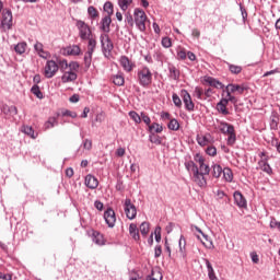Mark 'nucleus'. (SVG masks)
Returning <instances> with one entry per match:
<instances>
[{
  "instance_id": "16",
  "label": "nucleus",
  "mask_w": 280,
  "mask_h": 280,
  "mask_svg": "<svg viewBox=\"0 0 280 280\" xmlns=\"http://www.w3.org/2000/svg\"><path fill=\"white\" fill-rule=\"evenodd\" d=\"M234 202L236 206L240 207V209H246V198H244V195L240 192V190L234 191Z\"/></svg>"
},
{
  "instance_id": "2",
  "label": "nucleus",
  "mask_w": 280,
  "mask_h": 280,
  "mask_svg": "<svg viewBox=\"0 0 280 280\" xmlns=\"http://www.w3.org/2000/svg\"><path fill=\"white\" fill-rule=\"evenodd\" d=\"M133 21L139 32H145V23L148 22V15L145 14V11H143V9L136 8L133 10Z\"/></svg>"
},
{
  "instance_id": "34",
  "label": "nucleus",
  "mask_w": 280,
  "mask_h": 280,
  "mask_svg": "<svg viewBox=\"0 0 280 280\" xmlns=\"http://www.w3.org/2000/svg\"><path fill=\"white\" fill-rule=\"evenodd\" d=\"M92 241L94 244H97V246H104V236L100 234V232H94Z\"/></svg>"
},
{
  "instance_id": "26",
  "label": "nucleus",
  "mask_w": 280,
  "mask_h": 280,
  "mask_svg": "<svg viewBox=\"0 0 280 280\" xmlns=\"http://www.w3.org/2000/svg\"><path fill=\"white\" fill-rule=\"evenodd\" d=\"M226 86L229 90H231V93L238 92V95H242L244 91H246V86L240 84L230 83Z\"/></svg>"
},
{
  "instance_id": "24",
  "label": "nucleus",
  "mask_w": 280,
  "mask_h": 280,
  "mask_svg": "<svg viewBox=\"0 0 280 280\" xmlns=\"http://www.w3.org/2000/svg\"><path fill=\"white\" fill-rule=\"evenodd\" d=\"M129 235L135 240V242H139L141 240V236L139 235V228H137V224L131 223L129 225Z\"/></svg>"
},
{
  "instance_id": "52",
  "label": "nucleus",
  "mask_w": 280,
  "mask_h": 280,
  "mask_svg": "<svg viewBox=\"0 0 280 280\" xmlns=\"http://www.w3.org/2000/svg\"><path fill=\"white\" fill-rule=\"evenodd\" d=\"M88 40V48L95 49L97 47V40L93 37V35L86 39Z\"/></svg>"
},
{
  "instance_id": "50",
  "label": "nucleus",
  "mask_w": 280,
  "mask_h": 280,
  "mask_svg": "<svg viewBox=\"0 0 280 280\" xmlns=\"http://www.w3.org/2000/svg\"><path fill=\"white\" fill-rule=\"evenodd\" d=\"M172 97H173V104L177 108H180V106H183V101L180 100V96H178V94L174 93Z\"/></svg>"
},
{
  "instance_id": "15",
  "label": "nucleus",
  "mask_w": 280,
  "mask_h": 280,
  "mask_svg": "<svg viewBox=\"0 0 280 280\" xmlns=\"http://www.w3.org/2000/svg\"><path fill=\"white\" fill-rule=\"evenodd\" d=\"M100 180H97V177L92 174L85 176V187H89V189H97Z\"/></svg>"
},
{
  "instance_id": "39",
  "label": "nucleus",
  "mask_w": 280,
  "mask_h": 280,
  "mask_svg": "<svg viewBox=\"0 0 280 280\" xmlns=\"http://www.w3.org/2000/svg\"><path fill=\"white\" fill-rule=\"evenodd\" d=\"M167 128H168V130L176 131L180 128V124L178 122V120L176 118H172L170 120V122L167 124Z\"/></svg>"
},
{
  "instance_id": "58",
  "label": "nucleus",
  "mask_w": 280,
  "mask_h": 280,
  "mask_svg": "<svg viewBox=\"0 0 280 280\" xmlns=\"http://www.w3.org/2000/svg\"><path fill=\"white\" fill-rule=\"evenodd\" d=\"M161 255H163V249H162L161 245H156L154 248L155 259H159V257H161Z\"/></svg>"
},
{
  "instance_id": "53",
  "label": "nucleus",
  "mask_w": 280,
  "mask_h": 280,
  "mask_svg": "<svg viewBox=\"0 0 280 280\" xmlns=\"http://www.w3.org/2000/svg\"><path fill=\"white\" fill-rule=\"evenodd\" d=\"M217 110L222 115H229V109H226V106L222 105V103L217 104Z\"/></svg>"
},
{
  "instance_id": "55",
  "label": "nucleus",
  "mask_w": 280,
  "mask_h": 280,
  "mask_svg": "<svg viewBox=\"0 0 280 280\" xmlns=\"http://www.w3.org/2000/svg\"><path fill=\"white\" fill-rule=\"evenodd\" d=\"M177 60H187V51L185 49L177 51Z\"/></svg>"
},
{
  "instance_id": "29",
  "label": "nucleus",
  "mask_w": 280,
  "mask_h": 280,
  "mask_svg": "<svg viewBox=\"0 0 280 280\" xmlns=\"http://www.w3.org/2000/svg\"><path fill=\"white\" fill-rule=\"evenodd\" d=\"M225 65H228L229 71L233 75H240V73L243 71L242 66L233 65L231 62H225Z\"/></svg>"
},
{
  "instance_id": "47",
  "label": "nucleus",
  "mask_w": 280,
  "mask_h": 280,
  "mask_svg": "<svg viewBox=\"0 0 280 280\" xmlns=\"http://www.w3.org/2000/svg\"><path fill=\"white\" fill-rule=\"evenodd\" d=\"M279 126V117H277L276 115H272L270 117V128L271 130H277Z\"/></svg>"
},
{
  "instance_id": "20",
  "label": "nucleus",
  "mask_w": 280,
  "mask_h": 280,
  "mask_svg": "<svg viewBox=\"0 0 280 280\" xmlns=\"http://www.w3.org/2000/svg\"><path fill=\"white\" fill-rule=\"evenodd\" d=\"M63 54L65 56H80V54H82V49L78 45H72L65 48Z\"/></svg>"
},
{
  "instance_id": "3",
  "label": "nucleus",
  "mask_w": 280,
  "mask_h": 280,
  "mask_svg": "<svg viewBox=\"0 0 280 280\" xmlns=\"http://www.w3.org/2000/svg\"><path fill=\"white\" fill-rule=\"evenodd\" d=\"M75 27L79 31V38H81V40H86L88 38H91L93 36L91 26H89L86 22L82 20H77Z\"/></svg>"
},
{
  "instance_id": "1",
  "label": "nucleus",
  "mask_w": 280,
  "mask_h": 280,
  "mask_svg": "<svg viewBox=\"0 0 280 280\" xmlns=\"http://www.w3.org/2000/svg\"><path fill=\"white\" fill-rule=\"evenodd\" d=\"M137 79L140 86L148 89L152 84V71L148 66H142L137 71Z\"/></svg>"
},
{
  "instance_id": "42",
  "label": "nucleus",
  "mask_w": 280,
  "mask_h": 280,
  "mask_svg": "<svg viewBox=\"0 0 280 280\" xmlns=\"http://www.w3.org/2000/svg\"><path fill=\"white\" fill-rule=\"evenodd\" d=\"M223 176L228 183L233 182V171H231V168L229 167L223 168Z\"/></svg>"
},
{
  "instance_id": "33",
  "label": "nucleus",
  "mask_w": 280,
  "mask_h": 280,
  "mask_svg": "<svg viewBox=\"0 0 280 280\" xmlns=\"http://www.w3.org/2000/svg\"><path fill=\"white\" fill-rule=\"evenodd\" d=\"M26 49H27V43L25 42H21L14 46V51L18 52L20 56H22V54H25Z\"/></svg>"
},
{
  "instance_id": "14",
  "label": "nucleus",
  "mask_w": 280,
  "mask_h": 280,
  "mask_svg": "<svg viewBox=\"0 0 280 280\" xmlns=\"http://www.w3.org/2000/svg\"><path fill=\"white\" fill-rule=\"evenodd\" d=\"M75 80H78V73L73 72L72 70H66L61 75V82L63 84H67L69 82H75Z\"/></svg>"
},
{
  "instance_id": "41",
  "label": "nucleus",
  "mask_w": 280,
  "mask_h": 280,
  "mask_svg": "<svg viewBox=\"0 0 280 280\" xmlns=\"http://www.w3.org/2000/svg\"><path fill=\"white\" fill-rule=\"evenodd\" d=\"M103 10L104 12H106L107 16H113V12H114L113 2L110 1L105 2Z\"/></svg>"
},
{
  "instance_id": "37",
  "label": "nucleus",
  "mask_w": 280,
  "mask_h": 280,
  "mask_svg": "<svg viewBox=\"0 0 280 280\" xmlns=\"http://www.w3.org/2000/svg\"><path fill=\"white\" fill-rule=\"evenodd\" d=\"M149 141L151 143H154L155 145H161L163 143V138H161L156 133H150L149 135Z\"/></svg>"
},
{
  "instance_id": "21",
  "label": "nucleus",
  "mask_w": 280,
  "mask_h": 280,
  "mask_svg": "<svg viewBox=\"0 0 280 280\" xmlns=\"http://www.w3.org/2000/svg\"><path fill=\"white\" fill-rule=\"evenodd\" d=\"M258 170H261L266 174H272V167L268 164V158L261 159L258 162Z\"/></svg>"
},
{
  "instance_id": "7",
  "label": "nucleus",
  "mask_w": 280,
  "mask_h": 280,
  "mask_svg": "<svg viewBox=\"0 0 280 280\" xmlns=\"http://www.w3.org/2000/svg\"><path fill=\"white\" fill-rule=\"evenodd\" d=\"M124 209L128 220H135V218H137V207H135L132 200L126 199Z\"/></svg>"
},
{
  "instance_id": "45",
  "label": "nucleus",
  "mask_w": 280,
  "mask_h": 280,
  "mask_svg": "<svg viewBox=\"0 0 280 280\" xmlns=\"http://www.w3.org/2000/svg\"><path fill=\"white\" fill-rule=\"evenodd\" d=\"M88 14L90 19H97L100 16V12H97V9L93 5L88 8Z\"/></svg>"
},
{
  "instance_id": "49",
  "label": "nucleus",
  "mask_w": 280,
  "mask_h": 280,
  "mask_svg": "<svg viewBox=\"0 0 280 280\" xmlns=\"http://www.w3.org/2000/svg\"><path fill=\"white\" fill-rule=\"evenodd\" d=\"M91 62H93V55L85 52L84 55L85 69H89L91 67Z\"/></svg>"
},
{
  "instance_id": "57",
  "label": "nucleus",
  "mask_w": 280,
  "mask_h": 280,
  "mask_svg": "<svg viewBox=\"0 0 280 280\" xmlns=\"http://www.w3.org/2000/svg\"><path fill=\"white\" fill-rule=\"evenodd\" d=\"M162 46H164L165 49H170V47H172V39H170V37L162 38Z\"/></svg>"
},
{
  "instance_id": "6",
  "label": "nucleus",
  "mask_w": 280,
  "mask_h": 280,
  "mask_svg": "<svg viewBox=\"0 0 280 280\" xmlns=\"http://www.w3.org/2000/svg\"><path fill=\"white\" fill-rule=\"evenodd\" d=\"M180 95L186 110H188L189 113H194L196 105L194 104V101L191 100V95L189 94V92H187V90H182Z\"/></svg>"
},
{
  "instance_id": "62",
  "label": "nucleus",
  "mask_w": 280,
  "mask_h": 280,
  "mask_svg": "<svg viewBox=\"0 0 280 280\" xmlns=\"http://www.w3.org/2000/svg\"><path fill=\"white\" fill-rule=\"evenodd\" d=\"M83 148H84V150H91L93 148V142L89 139H85L83 141Z\"/></svg>"
},
{
  "instance_id": "60",
  "label": "nucleus",
  "mask_w": 280,
  "mask_h": 280,
  "mask_svg": "<svg viewBox=\"0 0 280 280\" xmlns=\"http://www.w3.org/2000/svg\"><path fill=\"white\" fill-rule=\"evenodd\" d=\"M270 229H277L280 231V222L277 219L272 218L270 221Z\"/></svg>"
},
{
  "instance_id": "38",
  "label": "nucleus",
  "mask_w": 280,
  "mask_h": 280,
  "mask_svg": "<svg viewBox=\"0 0 280 280\" xmlns=\"http://www.w3.org/2000/svg\"><path fill=\"white\" fill-rule=\"evenodd\" d=\"M223 168H222V166L221 165H219V164H214L213 166H212V176L214 177V178H220V176H222V174H223Z\"/></svg>"
},
{
  "instance_id": "30",
  "label": "nucleus",
  "mask_w": 280,
  "mask_h": 280,
  "mask_svg": "<svg viewBox=\"0 0 280 280\" xmlns=\"http://www.w3.org/2000/svg\"><path fill=\"white\" fill-rule=\"evenodd\" d=\"M22 132L27 135V137H31V139H36L38 137V135L34 132V128H32V126H23Z\"/></svg>"
},
{
  "instance_id": "61",
  "label": "nucleus",
  "mask_w": 280,
  "mask_h": 280,
  "mask_svg": "<svg viewBox=\"0 0 280 280\" xmlns=\"http://www.w3.org/2000/svg\"><path fill=\"white\" fill-rule=\"evenodd\" d=\"M154 235H155V242H161V226H156L155 231H154Z\"/></svg>"
},
{
  "instance_id": "10",
  "label": "nucleus",
  "mask_w": 280,
  "mask_h": 280,
  "mask_svg": "<svg viewBox=\"0 0 280 280\" xmlns=\"http://www.w3.org/2000/svg\"><path fill=\"white\" fill-rule=\"evenodd\" d=\"M104 220L106 224L109 226V229L115 228V222H117V217L115 215V210H113V208H108L104 212Z\"/></svg>"
},
{
  "instance_id": "63",
  "label": "nucleus",
  "mask_w": 280,
  "mask_h": 280,
  "mask_svg": "<svg viewBox=\"0 0 280 280\" xmlns=\"http://www.w3.org/2000/svg\"><path fill=\"white\" fill-rule=\"evenodd\" d=\"M129 280H141V276L137 271H131Z\"/></svg>"
},
{
  "instance_id": "31",
  "label": "nucleus",
  "mask_w": 280,
  "mask_h": 280,
  "mask_svg": "<svg viewBox=\"0 0 280 280\" xmlns=\"http://www.w3.org/2000/svg\"><path fill=\"white\" fill-rule=\"evenodd\" d=\"M184 165H185L187 172H191L192 174H194L195 172H198V170H199V168H198V164H196V162H195V161H191V160L185 162Z\"/></svg>"
},
{
  "instance_id": "64",
  "label": "nucleus",
  "mask_w": 280,
  "mask_h": 280,
  "mask_svg": "<svg viewBox=\"0 0 280 280\" xmlns=\"http://www.w3.org/2000/svg\"><path fill=\"white\" fill-rule=\"evenodd\" d=\"M159 275H160L159 278H154V271H152V273L147 276L144 280H163V276L161 273Z\"/></svg>"
},
{
  "instance_id": "56",
  "label": "nucleus",
  "mask_w": 280,
  "mask_h": 280,
  "mask_svg": "<svg viewBox=\"0 0 280 280\" xmlns=\"http://www.w3.org/2000/svg\"><path fill=\"white\" fill-rule=\"evenodd\" d=\"M206 154H208L209 156H215V154H218V149H215V147H208L206 150Z\"/></svg>"
},
{
  "instance_id": "8",
  "label": "nucleus",
  "mask_w": 280,
  "mask_h": 280,
  "mask_svg": "<svg viewBox=\"0 0 280 280\" xmlns=\"http://www.w3.org/2000/svg\"><path fill=\"white\" fill-rule=\"evenodd\" d=\"M194 161L196 163H198L199 167V173L200 174H206L207 176H209L210 172H211V168L209 167V165L205 164V158H202V155H200V153H197L195 156H194Z\"/></svg>"
},
{
  "instance_id": "59",
  "label": "nucleus",
  "mask_w": 280,
  "mask_h": 280,
  "mask_svg": "<svg viewBox=\"0 0 280 280\" xmlns=\"http://www.w3.org/2000/svg\"><path fill=\"white\" fill-rule=\"evenodd\" d=\"M62 116L71 117L72 119H75V117H78V114L75 112H71V110L67 109L62 113Z\"/></svg>"
},
{
  "instance_id": "28",
  "label": "nucleus",
  "mask_w": 280,
  "mask_h": 280,
  "mask_svg": "<svg viewBox=\"0 0 280 280\" xmlns=\"http://www.w3.org/2000/svg\"><path fill=\"white\" fill-rule=\"evenodd\" d=\"M149 132L150 135H161V132H163V126H161L159 122H153L151 126H149Z\"/></svg>"
},
{
  "instance_id": "9",
  "label": "nucleus",
  "mask_w": 280,
  "mask_h": 280,
  "mask_svg": "<svg viewBox=\"0 0 280 280\" xmlns=\"http://www.w3.org/2000/svg\"><path fill=\"white\" fill-rule=\"evenodd\" d=\"M207 176L205 173H200V170L192 173V180L200 187L201 189H205L207 187Z\"/></svg>"
},
{
  "instance_id": "13",
  "label": "nucleus",
  "mask_w": 280,
  "mask_h": 280,
  "mask_svg": "<svg viewBox=\"0 0 280 280\" xmlns=\"http://www.w3.org/2000/svg\"><path fill=\"white\" fill-rule=\"evenodd\" d=\"M119 62L120 67H122L124 71H127V73H130V71L135 69V63H132L127 56H121Z\"/></svg>"
},
{
  "instance_id": "12",
  "label": "nucleus",
  "mask_w": 280,
  "mask_h": 280,
  "mask_svg": "<svg viewBox=\"0 0 280 280\" xmlns=\"http://www.w3.org/2000/svg\"><path fill=\"white\" fill-rule=\"evenodd\" d=\"M178 246H179L178 255L180 259L185 261V264H187V248H186L187 241L185 240V236L182 235L179 237Z\"/></svg>"
},
{
  "instance_id": "43",
  "label": "nucleus",
  "mask_w": 280,
  "mask_h": 280,
  "mask_svg": "<svg viewBox=\"0 0 280 280\" xmlns=\"http://www.w3.org/2000/svg\"><path fill=\"white\" fill-rule=\"evenodd\" d=\"M132 3V0H118V5L122 12H126L128 8H130V4Z\"/></svg>"
},
{
  "instance_id": "51",
  "label": "nucleus",
  "mask_w": 280,
  "mask_h": 280,
  "mask_svg": "<svg viewBox=\"0 0 280 280\" xmlns=\"http://www.w3.org/2000/svg\"><path fill=\"white\" fill-rule=\"evenodd\" d=\"M197 143H199L201 148H205V145L209 143V139H207V136H197Z\"/></svg>"
},
{
  "instance_id": "40",
  "label": "nucleus",
  "mask_w": 280,
  "mask_h": 280,
  "mask_svg": "<svg viewBox=\"0 0 280 280\" xmlns=\"http://www.w3.org/2000/svg\"><path fill=\"white\" fill-rule=\"evenodd\" d=\"M126 80L124 79V75L121 74H116L113 77V83L116 85V86H124Z\"/></svg>"
},
{
  "instance_id": "18",
  "label": "nucleus",
  "mask_w": 280,
  "mask_h": 280,
  "mask_svg": "<svg viewBox=\"0 0 280 280\" xmlns=\"http://www.w3.org/2000/svg\"><path fill=\"white\" fill-rule=\"evenodd\" d=\"M0 110L3 113V115H19V109L16 106H8L3 103H0Z\"/></svg>"
},
{
  "instance_id": "22",
  "label": "nucleus",
  "mask_w": 280,
  "mask_h": 280,
  "mask_svg": "<svg viewBox=\"0 0 280 280\" xmlns=\"http://www.w3.org/2000/svg\"><path fill=\"white\" fill-rule=\"evenodd\" d=\"M203 261L206 264V268L208 270V278L210 280H218V276H215V270L213 269V265H211V261L209 259L203 258Z\"/></svg>"
},
{
  "instance_id": "35",
  "label": "nucleus",
  "mask_w": 280,
  "mask_h": 280,
  "mask_svg": "<svg viewBox=\"0 0 280 280\" xmlns=\"http://www.w3.org/2000/svg\"><path fill=\"white\" fill-rule=\"evenodd\" d=\"M168 71L170 78H172V80H178L180 78V71L176 69L174 66H170Z\"/></svg>"
},
{
  "instance_id": "32",
  "label": "nucleus",
  "mask_w": 280,
  "mask_h": 280,
  "mask_svg": "<svg viewBox=\"0 0 280 280\" xmlns=\"http://www.w3.org/2000/svg\"><path fill=\"white\" fill-rule=\"evenodd\" d=\"M228 145H235V142L237 141V136L235 135V129H230L228 131Z\"/></svg>"
},
{
  "instance_id": "44",
  "label": "nucleus",
  "mask_w": 280,
  "mask_h": 280,
  "mask_svg": "<svg viewBox=\"0 0 280 280\" xmlns=\"http://www.w3.org/2000/svg\"><path fill=\"white\" fill-rule=\"evenodd\" d=\"M57 65L62 73L69 69V62H67V59H59Z\"/></svg>"
},
{
  "instance_id": "11",
  "label": "nucleus",
  "mask_w": 280,
  "mask_h": 280,
  "mask_svg": "<svg viewBox=\"0 0 280 280\" xmlns=\"http://www.w3.org/2000/svg\"><path fill=\"white\" fill-rule=\"evenodd\" d=\"M1 25L4 27V30H11L12 28V11L4 9L2 12V20Z\"/></svg>"
},
{
  "instance_id": "54",
  "label": "nucleus",
  "mask_w": 280,
  "mask_h": 280,
  "mask_svg": "<svg viewBox=\"0 0 280 280\" xmlns=\"http://www.w3.org/2000/svg\"><path fill=\"white\" fill-rule=\"evenodd\" d=\"M140 119L149 127L151 126L150 124H152V119H150V116H148L145 113H141Z\"/></svg>"
},
{
  "instance_id": "19",
  "label": "nucleus",
  "mask_w": 280,
  "mask_h": 280,
  "mask_svg": "<svg viewBox=\"0 0 280 280\" xmlns=\"http://www.w3.org/2000/svg\"><path fill=\"white\" fill-rule=\"evenodd\" d=\"M110 23H113V20L110 19V15H105L101 20V30H102V32H105V34H108L110 32Z\"/></svg>"
},
{
  "instance_id": "48",
  "label": "nucleus",
  "mask_w": 280,
  "mask_h": 280,
  "mask_svg": "<svg viewBox=\"0 0 280 280\" xmlns=\"http://www.w3.org/2000/svg\"><path fill=\"white\" fill-rule=\"evenodd\" d=\"M129 117L135 121V124H141V116L137 112H129Z\"/></svg>"
},
{
  "instance_id": "46",
  "label": "nucleus",
  "mask_w": 280,
  "mask_h": 280,
  "mask_svg": "<svg viewBox=\"0 0 280 280\" xmlns=\"http://www.w3.org/2000/svg\"><path fill=\"white\" fill-rule=\"evenodd\" d=\"M31 92L33 93V95H36L38 100H43V92L40 91V88L38 85H33Z\"/></svg>"
},
{
  "instance_id": "23",
  "label": "nucleus",
  "mask_w": 280,
  "mask_h": 280,
  "mask_svg": "<svg viewBox=\"0 0 280 280\" xmlns=\"http://www.w3.org/2000/svg\"><path fill=\"white\" fill-rule=\"evenodd\" d=\"M205 82H207V84H209L210 86H213L214 89H224L223 83L217 80L215 78L206 77Z\"/></svg>"
},
{
  "instance_id": "5",
  "label": "nucleus",
  "mask_w": 280,
  "mask_h": 280,
  "mask_svg": "<svg viewBox=\"0 0 280 280\" xmlns=\"http://www.w3.org/2000/svg\"><path fill=\"white\" fill-rule=\"evenodd\" d=\"M58 62L55 60H48L44 67V75L47 80H51L58 73Z\"/></svg>"
},
{
  "instance_id": "17",
  "label": "nucleus",
  "mask_w": 280,
  "mask_h": 280,
  "mask_svg": "<svg viewBox=\"0 0 280 280\" xmlns=\"http://www.w3.org/2000/svg\"><path fill=\"white\" fill-rule=\"evenodd\" d=\"M43 47V43L40 42H36V44L34 45V49L35 51H37L39 58L47 60L51 55L49 54V51H45Z\"/></svg>"
},
{
  "instance_id": "25",
  "label": "nucleus",
  "mask_w": 280,
  "mask_h": 280,
  "mask_svg": "<svg viewBox=\"0 0 280 280\" xmlns=\"http://www.w3.org/2000/svg\"><path fill=\"white\" fill-rule=\"evenodd\" d=\"M56 126H58V118L56 116L49 117L44 124V130H51V128H56Z\"/></svg>"
},
{
  "instance_id": "27",
  "label": "nucleus",
  "mask_w": 280,
  "mask_h": 280,
  "mask_svg": "<svg viewBox=\"0 0 280 280\" xmlns=\"http://www.w3.org/2000/svg\"><path fill=\"white\" fill-rule=\"evenodd\" d=\"M231 129L234 130L235 127L226 121H221L219 125V130L222 132V135H229Z\"/></svg>"
},
{
  "instance_id": "4",
  "label": "nucleus",
  "mask_w": 280,
  "mask_h": 280,
  "mask_svg": "<svg viewBox=\"0 0 280 280\" xmlns=\"http://www.w3.org/2000/svg\"><path fill=\"white\" fill-rule=\"evenodd\" d=\"M101 45H102V51L105 58H110V54L114 49L113 40H110V37L108 34H102L100 36Z\"/></svg>"
},
{
  "instance_id": "36",
  "label": "nucleus",
  "mask_w": 280,
  "mask_h": 280,
  "mask_svg": "<svg viewBox=\"0 0 280 280\" xmlns=\"http://www.w3.org/2000/svg\"><path fill=\"white\" fill-rule=\"evenodd\" d=\"M140 233L142 237H148V233H150V223L149 222H142L140 224Z\"/></svg>"
}]
</instances>
